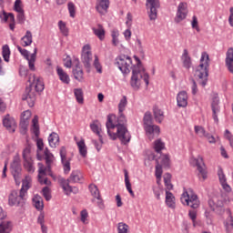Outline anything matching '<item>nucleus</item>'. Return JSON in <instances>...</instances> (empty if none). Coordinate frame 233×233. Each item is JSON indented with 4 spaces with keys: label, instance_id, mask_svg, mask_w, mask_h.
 <instances>
[{
    "label": "nucleus",
    "instance_id": "nucleus-7",
    "mask_svg": "<svg viewBox=\"0 0 233 233\" xmlns=\"http://www.w3.org/2000/svg\"><path fill=\"white\" fill-rule=\"evenodd\" d=\"M180 201L183 205H187V207H190L191 208H199V198H198V195L192 189L184 191Z\"/></svg>",
    "mask_w": 233,
    "mask_h": 233
},
{
    "label": "nucleus",
    "instance_id": "nucleus-42",
    "mask_svg": "<svg viewBox=\"0 0 233 233\" xmlns=\"http://www.w3.org/2000/svg\"><path fill=\"white\" fill-rule=\"evenodd\" d=\"M74 94H75V97H76L77 103H79V105H83L85 103L83 89L75 88Z\"/></svg>",
    "mask_w": 233,
    "mask_h": 233
},
{
    "label": "nucleus",
    "instance_id": "nucleus-14",
    "mask_svg": "<svg viewBox=\"0 0 233 233\" xmlns=\"http://www.w3.org/2000/svg\"><path fill=\"white\" fill-rule=\"evenodd\" d=\"M147 6L149 8V19L150 21H156L157 19V8H159V0H147Z\"/></svg>",
    "mask_w": 233,
    "mask_h": 233
},
{
    "label": "nucleus",
    "instance_id": "nucleus-58",
    "mask_svg": "<svg viewBox=\"0 0 233 233\" xmlns=\"http://www.w3.org/2000/svg\"><path fill=\"white\" fill-rule=\"evenodd\" d=\"M155 176L156 177H161L163 176V166L159 164V160L157 161Z\"/></svg>",
    "mask_w": 233,
    "mask_h": 233
},
{
    "label": "nucleus",
    "instance_id": "nucleus-54",
    "mask_svg": "<svg viewBox=\"0 0 233 233\" xmlns=\"http://www.w3.org/2000/svg\"><path fill=\"white\" fill-rule=\"evenodd\" d=\"M128 228H129V227L126 223L119 222L117 224V232L118 233H128Z\"/></svg>",
    "mask_w": 233,
    "mask_h": 233
},
{
    "label": "nucleus",
    "instance_id": "nucleus-13",
    "mask_svg": "<svg viewBox=\"0 0 233 233\" xmlns=\"http://www.w3.org/2000/svg\"><path fill=\"white\" fill-rule=\"evenodd\" d=\"M187 14H188V5L187 4V2L179 3L177 6V15L175 17V22L181 23V21L187 19Z\"/></svg>",
    "mask_w": 233,
    "mask_h": 233
},
{
    "label": "nucleus",
    "instance_id": "nucleus-41",
    "mask_svg": "<svg viewBox=\"0 0 233 233\" xmlns=\"http://www.w3.org/2000/svg\"><path fill=\"white\" fill-rule=\"evenodd\" d=\"M12 232V222L3 221L0 223V233H11Z\"/></svg>",
    "mask_w": 233,
    "mask_h": 233
},
{
    "label": "nucleus",
    "instance_id": "nucleus-15",
    "mask_svg": "<svg viewBox=\"0 0 233 233\" xmlns=\"http://www.w3.org/2000/svg\"><path fill=\"white\" fill-rule=\"evenodd\" d=\"M60 157H61L62 167L64 168V173L69 174L70 170H71L70 161H72V158L68 157L67 153H66V147H62L60 148Z\"/></svg>",
    "mask_w": 233,
    "mask_h": 233
},
{
    "label": "nucleus",
    "instance_id": "nucleus-49",
    "mask_svg": "<svg viewBox=\"0 0 233 233\" xmlns=\"http://www.w3.org/2000/svg\"><path fill=\"white\" fill-rule=\"evenodd\" d=\"M195 134L199 137H206L208 133L205 130V128L201 126H195Z\"/></svg>",
    "mask_w": 233,
    "mask_h": 233
},
{
    "label": "nucleus",
    "instance_id": "nucleus-56",
    "mask_svg": "<svg viewBox=\"0 0 233 233\" xmlns=\"http://www.w3.org/2000/svg\"><path fill=\"white\" fill-rule=\"evenodd\" d=\"M67 10L69 12L70 17H76V5L73 2H68Z\"/></svg>",
    "mask_w": 233,
    "mask_h": 233
},
{
    "label": "nucleus",
    "instance_id": "nucleus-4",
    "mask_svg": "<svg viewBox=\"0 0 233 233\" xmlns=\"http://www.w3.org/2000/svg\"><path fill=\"white\" fill-rule=\"evenodd\" d=\"M44 156L46 167H45L43 163H38V181L41 185L50 187L52 182L48 180L46 176L51 175L52 164L54 163V155L50 152V150H48V148H46L44 150Z\"/></svg>",
    "mask_w": 233,
    "mask_h": 233
},
{
    "label": "nucleus",
    "instance_id": "nucleus-8",
    "mask_svg": "<svg viewBox=\"0 0 233 233\" xmlns=\"http://www.w3.org/2000/svg\"><path fill=\"white\" fill-rule=\"evenodd\" d=\"M116 65L122 74H130V70H134L132 58L127 55H122L116 58Z\"/></svg>",
    "mask_w": 233,
    "mask_h": 233
},
{
    "label": "nucleus",
    "instance_id": "nucleus-34",
    "mask_svg": "<svg viewBox=\"0 0 233 233\" xmlns=\"http://www.w3.org/2000/svg\"><path fill=\"white\" fill-rule=\"evenodd\" d=\"M166 205L168 208H176V197L168 190H166Z\"/></svg>",
    "mask_w": 233,
    "mask_h": 233
},
{
    "label": "nucleus",
    "instance_id": "nucleus-53",
    "mask_svg": "<svg viewBox=\"0 0 233 233\" xmlns=\"http://www.w3.org/2000/svg\"><path fill=\"white\" fill-rule=\"evenodd\" d=\"M94 66L98 74H103V66H101V63H99V57L97 56H95V60H94Z\"/></svg>",
    "mask_w": 233,
    "mask_h": 233
},
{
    "label": "nucleus",
    "instance_id": "nucleus-45",
    "mask_svg": "<svg viewBox=\"0 0 233 233\" xmlns=\"http://www.w3.org/2000/svg\"><path fill=\"white\" fill-rule=\"evenodd\" d=\"M157 161L161 167H170V157L168 155H161Z\"/></svg>",
    "mask_w": 233,
    "mask_h": 233
},
{
    "label": "nucleus",
    "instance_id": "nucleus-25",
    "mask_svg": "<svg viewBox=\"0 0 233 233\" xmlns=\"http://www.w3.org/2000/svg\"><path fill=\"white\" fill-rule=\"evenodd\" d=\"M109 6H110L109 0H96V12L100 13L102 15L106 14Z\"/></svg>",
    "mask_w": 233,
    "mask_h": 233
},
{
    "label": "nucleus",
    "instance_id": "nucleus-2",
    "mask_svg": "<svg viewBox=\"0 0 233 233\" xmlns=\"http://www.w3.org/2000/svg\"><path fill=\"white\" fill-rule=\"evenodd\" d=\"M29 87H26L22 99L23 101H27L28 106L32 107L35 105V97L37 94L45 90V83L43 82V78L35 76V75L29 77Z\"/></svg>",
    "mask_w": 233,
    "mask_h": 233
},
{
    "label": "nucleus",
    "instance_id": "nucleus-30",
    "mask_svg": "<svg viewBox=\"0 0 233 233\" xmlns=\"http://www.w3.org/2000/svg\"><path fill=\"white\" fill-rule=\"evenodd\" d=\"M181 61H182L184 68H187L188 70L192 66V58L188 55V50H187V49L183 50Z\"/></svg>",
    "mask_w": 233,
    "mask_h": 233
},
{
    "label": "nucleus",
    "instance_id": "nucleus-50",
    "mask_svg": "<svg viewBox=\"0 0 233 233\" xmlns=\"http://www.w3.org/2000/svg\"><path fill=\"white\" fill-rule=\"evenodd\" d=\"M154 125L152 121V114L150 112H147L144 116V128L145 127H150Z\"/></svg>",
    "mask_w": 233,
    "mask_h": 233
},
{
    "label": "nucleus",
    "instance_id": "nucleus-62",
    "mask_svg": "<svg viewBox=\"0 0 233 233\" xmlns=\"http://www.w3.org/2000/svg\"><path fill=\"white\" fill-rule=\"evenodd\" d=\"M92 54V48L90 47V45H86L82 48V56H88Z\"/></svg>",
    "mask_w": 233,
    "mask_h": 233
},
{
    "label": "nucleus",
    "instance_id": "nucleus-52",
    "mask_svg": "<svg viewBox=\"0 0 233 233\" xmlns=\"http://www.w3.org/2000/svg\"><path fill=\"white\" fill-rule=\"evenodd\" d=\"M82 61L86 68H90V64L92 63V54L82 56Z\"/></svg>",
    "mask_w": 233,
    "mask_h": 233
},
{
    "label": "nucleus",
    "instance_id": "nucleus-21",
    "mask_svg": "<svg viewBox=\"0 0 233 233\" xmlns=\"http://www.w3.org/2000/svg\"><path fill=\"white\" fill-rule=\"evenodd\" d=\"M59 183L66 196H70L71 193L77 194V192H79V189L77 187H70V182L65 178H60Z\"/></svg>",
    "mask_w": 233,
    "mask_h": 233
},
{
    "label": "nucleus",
    "instance_id": "nucleus-17",
    "mask_svg": "<svg viewBox=\"0 0 233 233\" xmlns=\"http://www.w3.org/2000/svg\"><path fill=\"white\" fill-rule=\"evenodd\" d=\"M144 130L146 131V136H147L149 141L156 139V137H158L159 134H161V129L159 127L154 124L145 127Z\"/></svg>",
    "mask_w": 233,
    "mask_h": 233
},
{
    "label": "nucleus",
    "instance_id": "nucleus-24",
    "mask_svg": "<svg viewBox=\"0 0 233 233\" xmlns=\"http://www.w3.org/2000/svg\"><path fill=\"white\" fill-rule=\"evenodd\" d=\"M218 176L223 190H225V192H232V187L227 183V177H225V173H223V168L218 167Z\"/></svg>",
    "mask_w": 233,
    "mask_h": 233
},
{
    "label": "nucleus",
    "instance_id": "nucleus-39",
    "mask_svg": "<svg viewBox=\"0 0 233 233\" xmlns=\"http://www.w3.org/2000/svg\"><path fill=\"white\" fill-rule=\"evenodd\" d=\"M153 114L155 117V121H157V123H163V119H165V114L161 109H159V107L155 106L153 108Z\"/></svg>",
    "mask_w": 233,
    "mask_h": 233
},
{
    "label": "nucleus",
    "instance_id": "nucleus-48",
    "mask_svg": "<svg viewBox=\"0 0 233 233\" xmlns=\"http://www.w3.org/2000/svg\"><path fill=\"white\" fill-rule=\"evenodd\" d=\"M225 227L227 233H232L233 230V218L232 216H228L225 222Z\"/></svg>",
    "mask_w": 233,
    "mask_h": 233
},
{
    "label": "nucleus",
    "instance_id": "nucleus-20",
    "mask_svg": "<svg viewBox=\"0 0 233 233\" xmlns=\"http://www.w3.org/2000/svg\"><path fill=\"white\" fill-rule=\"evenodd\" d=\"M21 170H22L21 161L19 160L18 157H15L14 158L13 162L11 163V172H12L15 181H17V179H19Z\"/></svg>",
    "mask_w": 233,
    "mask_h": 233
},
{
    "label": "nucleus",
    "instance_id": "nucleus-64",
    "mask_svg": "<svg viewBox=\"0 0 233 233\" xmlns=\"http://www.w3.org/2000/svg\"><path fill=\"white\" fill-rule=\"evenodd\" d=\"M64 66H66V68H72V58H70L69 56L64 59Z\"/></svg>",
    "mask_w": 233,
    "mask_h": 233
},
{
    "label": "nucleus",
    "instance_id": "nucleus-9",
    "mask_svg": "<svg viewBox=\"0 0 233 233\" xmlns=\"http://www.w3.org/2000/svg\"><path fill=\"white\" fill-rule=\"evenodd\" d=\"M25 198L26 195H24V193H22L21 191L18 192L16 190H13L9 194L8 203L10 207H23L26 199Z\"/></svg>",
    "mask_w": 233,
    "mask_h": 233
},
{
    "label": "nucleus",
    "instance_id": "nucleus-46",
    "mask_svg": "<svg viewBox=\"0 0 233 233\" xmlns=\"http://www.w3.org/2000/svg\"><path fill=\"white\" fill-rule=\"evenodd\" d=\"M153 148L155 152H157V154H159L161 150H165V142L161 141V139L155 140L153 144Z\"/></svg>",
    "mask_w": 233,
    "mask_h": 233
},
{
    "label": "nucleus",
    "instance_id": "nucleus-10",
    "mask_svg": "<svg viewBox=\"0 0 233 233\" xmlns=\"http://www.w3.org/2000/svg\"><path fill=\"white\" fill-rule=\"evenodd\" d=\"M16 48L18 52H20L21 56L28 61V66L29 69L32 70L33 72L35 71V59H37V48L34 49V53L30 56L28 53V50L23 49L20 47V46H16Z\"/></svg>",
    "mask_w": 233,
    "mask_h": 233
},
{
    "label": "nucleus",
    "instance_id": "nucleus-51",
    "mask_svg": "<svg viewBox=\"0 0 233 233\" xmlns=\"http://www.w3.org/2000/svg\"><path fill=\"white\" fill-rule=\"evenodd\" d=\"M127 105H128V101L127 100V96H123L120 99V102L118 104V112L121 114V112H125V108H127Z\"/></svg>",
    "mask_w": 233,
    "mask_h": 233
},
{
    "label": "nucleus",
    "instance_id": "nucleus-37",
    "mask_svg": "<svg viewBox=\"0 0 233 233\" xmlns=\"http://www.w3.org/2000/svg\"><path fill=\"white\" fill-rule=\"evenodd\" d=\"M93 34L98 37L100 41H103L105 39V27L101 25H97L96 27H92Z\"/></svg>",
    "mask_w": 233,
    "mask_h": 233
},
{
    "label": "nucleus",
    "instance_id": "nucleus-38",
    "mask_svg": "<svg viewBox=\"0 0 233 233\" xmlns=\"http://www.w3.org/2000/svg\"><path fill=\"white\" fill-rule=\"evenodd\" d=\"M20 43L23 46H30L33 43L32 32L26 31L25 35L21 38Z\"/></svg>",
    "mask_w": 233,
    "mask_h": 233
},
{
    "label": "nucleus",
    "instance_id": "nucleus-57",
    "mask_svg": "<svg viewBox=\"0 0 233 233\" xmlns=\"http://www.w3.org/2000/svg\"><path fill=\"white\" fill-rule=\"evenodd\" d=\"M58 26H59V30L61 32V34H63V35H68V28L66 27V24L63 21H59L58 22Z\"/></svg>",
    "mask_w": 233,
    "mask_h": 233
},
{
    "label": "nucleus",
    "instance_id": "nucleus-35",
    "mask_svg": "<svg viewBox=\"0 0 233 233\" xmlns=\"http://www.w3.org/2000/svg\"><path fill=\"white\" fill-rule=\"evenodd\" d=\"M76 146L78 148V152L82 157H86L88 154V149L86 147V144L85 143V139H81L76 141Z\"/></svg>",
    "mask_w": 233,
    "mask_h": 233
},
{
    "label": "nucleus",
    "instance_id": "nucleus-5",
    "mask_svg": "<svg viewBox=\"0 0 233 233\" xmlns=\"http://www.w3.org/2000/svg\"><path fill=\"white\" fill-rule=\"evenodd\" d=\"M210 67V57L208 53L202 52L200 57V64L195 70V77L198 79L199 85L202 86H207L208 81V68Z\"/></svg>",
    "mask_w": 233,
    "mask_h": 233
},
{
    "label": "nucleus",
    "instance_id": "nucleus-29",
    "mask_svg": "<svg viewBox=\"0 0 233 233\" xmlns=\"http://www.w3.org/2000/svg\"><path fill=\"white\" fill-rule=\"evenodd\" d=\"M90 128L94 134H96L99 137V141L103 143V135H101L102 129H101V123H99L97 120L93 121V123L90 124Z\"/></svg>",
    "mask_w": 233,
    "mask_h": 233
},
{
    "label": "nucleus",
    "instance_id": "nucleus-27",
    "mask_svg": "<svg viewBox=\"0 0 233 233\" xmlns=\"http://www.w3.org/2000/svg\"><path fill=\"white\" fill-rule=\"evenodd\" d=\"M226 66L230 72V74H233V48L229 47L226 53Z\"/></svg>",
    "mask_w": 233,
    "mask_h": 233
},
{
    "label": "nucleus",
    "instance_id": "nucleus-59",
    "mask_svg": "<svg viewBox=\"0 0 233 233\" xmlns=\"http://www.w3.org/2000/svg\"><path fill=\"white\" fill-rule=\"evenodd\" d=\"M15 12L20 13L25 12V9H23V4L21 0H15V5H14Z\"/></svg>",
    "mask_w": 233,
    "mask_h": 233
},
{
    "label": "nucleus",
    "instance_id": "nucleus-18",
    "mask_svg": "<svg viewBox=\"0 0 233 233\" xmlns=\"http://www.w3.org/2000/svg\"><path fill=\"white\" fill-rule=\"evenodd\" d=\"M73 75L76 81H83L85 79L84 77V73H83V68H81V63L79 62V58H75L73 60Z\"/></svg>",
    "mask_w": 233,
    "mask_h": 233
},
{
    "label": "nucleus",
    "instance_id": "nucleus-23",
    "mask_svg": "<svg viewBox=\"0 0 233 233\" xmlns=\"http://www.w3.org/2000/svg\"><path fill=\"white\" fill-rule=\"evenodd\" d=\"M177 105L179 108H187L188 105V94L186 91H180L177 95Z\"/></svg>",
    "mask_w": 233,
    "mask_h": 233
},
{
    "label": "nucleus",
    "instance_id": "nucleus-16",
    "mask_svg": "<svg viewBox=\"0 0 233 233\" xmlns=\"http://www.w3.org/2000/svg\"><path fill=\"white\" fill-rule=\"evenodd\" d=\"M0 19L2 23H8L9 28L14 32L15 30V16L12 13H6L5 10L0 12Z\"/></svg>",
    "mask_w": 233,
    "mask_h": 233
},
{
    "label": "nucleus",
    "instance_id": "nucleus-26",
    "mask_svg": "<svg viewBox=\"0 0 233 233\" xmlns=\"http://www.w3.org/2000/svg\"><path fill=\"white\" fill-rule=\"evenodd\" d=\"M197 165V170L199 172L202 179H207V169L205 168V163H203V157H198L195 159Z\"/></svg>",
    "mask_w": 233,
    "mask_h": 233
},
{
    "label": "nucleus",
    "instance_id": "nucleus-6",
    "mask_svg": "<svg viewBox=\"0 0 233 233\" xmlns=\"http://www.w3.org/2000/svg\"><path fill=\"white\" fill-rule=\"evenodd\" d=\"M32 132L36 137V157L38 161H41V159H43L41 152H43V149L45 148V143H43V140L39 138V116H35L32 120Z\"/></svg>",
    "mask_w": 233,
    "mask_h": 233
},
{
    "label": "nucleus",
    "instance_id": "nucleus-31",
    "mask_svg": "<svg viewBox=\"0 0 233 233\" xmlns=\"http://www.w3.org/2000/svg\"><path fill=\"white\" fill-rule=\"evenodd\" d=\"M67 181L69 183H81V181H83V173H81L79 170L72 171Z\"/></svg>",
    "mask_w": 233,
    "mask_h": 233
},
{
    "label": "nucleus",
    "instance_id": "nucleus-1",
    "mask_svg": "<svg viewBox=\"0 0 233 233\" xmlns=\"http://www.w3.org/2000/svg\"><path fill=\"white\" fill-rule=\"evenodd\" d=\"M118 114L117 123H114V119H116L115 116H107V122L106 124L107 134L113 141L118 138L121 143L127 145V143H130V133L127 129V127H125L127 116H125L123 112Z\"/></svg>",
    "mask_w": 233,
    "mask_h": 233
},
{
    "label": "nucleus",
    "instance_id": "nucleus-60",
    "mask_svg": "<svg viewBox=\"0 0 233 233\" xmlns=\"http://www.w3.org/2000/svg\"><path fill=\"white\" fill-rule=\"evenodd\" d=\"M153 192L155 195V198L157 199H161V194L163 193V188H161L159 186L153 187Z\"/></svg>",
    "mask_w": 233,
    "mask_h": 233
},
{
    "label": "nucleus",
    "instance_id": "nucleus-36",
    "mask_svg": "<svg viewBox=\"0 0 233 233\" xmlns=\"http://www.w3.org/2000/svg\"><path fill=\"white\" fill-rule=\"evenodd\" d=\"M48 143L51 148H56L59 146V135L57 133H51L48 137Z\"/></svg>",
    "mask_w": 233,
    "mask_h": 233
},
{
    "label": "nucleus",
    "instance_id": "nucleus-12",
    "mask_svg": "<svg viewBox=\"0 0 233 233\" xmlns=\"http://www.w3.org/2000/svg\"><path fill=\"white\" fill-rule=\"evenodd\" d=\"M23 159L24 167L30 174H34V172H35V167H34V160L32 159V156L30 155V147H26L23 150Z\"/></svg>",
    "mask_w": 233,
    "mask_h": 233
},
{
    "label": "nucleus",
    "instance_id": "nucleus-43",
    "mask_svg": "<svg viewBox=\"0 0 233 233\" xmlns=\"http://www.w3.org/2000/svg\"><path fill=\"white\" fill-rule=\"evenodd\" d=\"M125 183L127 190L129 192L130 196L134 198L136 195L132 190V184L130 183V178H128V171L127 170H125Z\"/></svg>",
    "mask_w": 233,
    "mask_h": 233
},
{
    "label": "nucleus",
    "instance_id": "nucleus-32",
    "mask_svg": "<svg viewBox=\"0 0 233 233\" xmlns=\"http://www.w3.org/2000/svg\"><path fill=\"white\" fill-rule=\"evenodd\" d=\"M32 187V177L25 176V179L22 181V187L20 191L24 193V196H26L29 188Z\"/></svg>",
    "mask_w": 233,
    "mask_h": 233
},
{
    "label": "nucleus",
    "instance_id": "nucleus-44",
    "mask_svg": "<svg viewBox=\"0 0 233 233\" xmlns=\"http://www.w3.org/2000/svg\"><path fill=\"white\" fill-rule=\"evenodd\" d=\"M171 179H172V175H170V173H166L164 175V183L167 188L166 190H172V188H174Z\"/></svg>",
    "mask_w": 233,
    "mask_h": 233
},
{
    "label": "nucleus",
    "instance_id": "nucleus-40",
    "mask_svg": "<svg viewBox=\"0 0 233 233\" xmlns=\"http://www.w3.org/2000/svg\"><path fill=\"white\" fill-rule=\"evenodd\" d=\"M33 205L36 210H43V208H45V204H43V198L39 195H36L33 198Z\"/></svg>",
    "mask_w": 233,
    "mask_h": 233
},
{
    "label": "nucleus",
    "instance_id": "nucleus-33",
    "mask_svg": "<svg viewBox=\"0 0 233 233\" xmlns=\"http://www.w3.org/2000/svg\"><path fill=\"white\" fill-rule=\"evenodd\" d=\"M56 74L62 83H64L65 85H70V76H68V74H66V72H65V70H63V68L57 67Z\"/></svg>",
    "mask_w": 233,
    "mask_h": 233
},
{
    "label": "nucleus",
    "instance_id": "nucleus-63",
    "mask_svg": "<svg viewBox=\"0 0 233 233\" xmlns=\"http://www.w3.org/2000/svg\"><path fill=\"white\" fill-rule=\"evenodd\" d=\"M225 137L226 139H228L229 141V145L230 147H232L233 148V136L232 134L230 133V131H228V129L225 131Z\"/></svg>",
    "mask_w": 233,
    "mask_h": 233
},
{
    "label": "nucleus",
    "instance_id": "nucleus-47",
    "mask_svg": "<svg viewBox=\"0 0 233 233\" xmlns=\"http://www.w3.org/2000/svg\"><path fill=\"white\" fill-rule=\"evenodd\" d=\"M2 56L6 63L10 61V47L8 46V45L3 46Z\"/></svg>",
    "mask_w": 233,
    "mask_h": 233
},
{
    "label": "nucleus",
    "instance_id": "nucleus-61",
    "mask_svg": "<svg viewBox=\"0 0 233 233\" xmlns=\"http://www.w3.org/2000/svg\"><path fill=\"white\" fill-rule=\"evenodd\" d=\"M16 19L19 25H25V21H26V18L25 17V11L17 13Z\"/></svg>",
    "mask_w": 233,
    "mask_h": 233
},
{
    "label": "nucleus",
    "instance_id": "nucleus-22",
    "mask_svg": "<svg viewBox=\"0 0 233 233\" xmlns=\"http://www.w3.org/2000/svg\"><path fill=\"white\" fill-rule=\"evenodd\" d=\"M3 125L11 133L15 132V128H17V124L15 123V119L10 116V115H7L5 116V117H4Z\"/></svg>",
    "mask_w": 233,
    "mask_h": 233
},
{
    "label": "nucleus",
    "instance_id": "nucleus-19",
    "mask_svg": "<svg viewBox=\"0 0 233 233\" xmlns=\"http://www.w3.org/2000/svg\"><path fill=\"white\" fill-rule=\"evenodd\" d=\"M32 117V111L25 110L22 113L21 121H20V127L21 133L26 134V128H28V120Z\"/></svg>",
    "mask_w": 233,
    "mask_h": 233
},
{
    "label": "nucleus",
    "instance_id": "nucleus-11",
    "mask_svg": "<svg viewBox=\"0 0 233 233\" xmlns=\"http://www.w3.org/2000/svg\"><path fill=\"white\" fill-rule=\"evenodd\" d=\"M88 190L93 198L91 199L92 203H96L97 207L105 208V202L103 201V198H101V192L96 184H90L88 186Z\"/></svg>",
    "mask_w": 233,
    "mask_h": 233
},
{
    "label": "nucleus",
    "instance_id": "nucleus-28",
    "mask_svg": "<svg viewBox=\"0 0 233 233\" xmlns=\"http://www.w3.org/2000/svg\"><path fill=\"white\" fill-rule=\"evenodd\" d=\"M211 108H212V112H213V119L215 121V123H218L219 122V118H218V113L219 112L220 108H219V98L218 97H214L212 104H211Z\"/></svg>",
    "mask_w": 233,
    "mask_h": 233
},
{
    "label": "nucleus",
    "instance_id": "nucleus-3",
    "mask_svg": "<svg viewBox=\"0 0 233 233\" xmlns=\"http://www.w3.org/2000/svg\"><path fill=\"white\" fill-rule=\"evenodd\" d=\"M135 59L137 65L134 66L132 70L130 85L134 90H139L143 81L146 83L147 86H148L150 76L147 75V71H145V67H143L139 57L135 56Z\"/></svg>",
    "mask_w": 233,
    "mask_h": 233
},
{
    "label": "nucleus",
    "instance_id": "nucleus-55",
    "mask_svg": "<svg viewBox=\"0 0 233 233\" xmlns=\"http://www.w3.org/2000/svg\"><path fill=\"white\" fill-rule=\"evenodd\" d=\"M42 194H43L46 201H50V199H52V194H51V191H50V187H45L42 189Z\"/></svg>",
    "mask_w": 233,
    "mask_h": 233
}]
</instances>
